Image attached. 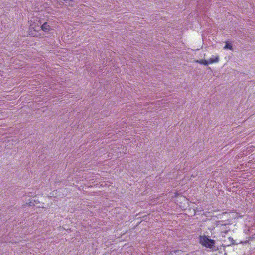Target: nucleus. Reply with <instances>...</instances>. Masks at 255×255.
<instances>
[{
	"mask_svg": "<svg viewBox=\"0 0 255 255\" xmlns=\"http://www.w3.org/2000/svg\"><path fill=\"white\" fill-rule=\"evenodd\" d=\"M200 243L203 246L212 249L214 247L215 241L213 239L208 238L206 236H201L200 237Z\"/></svg>",
	"mask_w": 255,
	"mask_h": 255,
	"instance_id": "nucleus-1",
	"label": "nucleus"
},
{
	"mask_svg": "<svg viewBox=\"0 0 255 255\" xmlns=\"http://www.w3.org/2000/svg\"><path fill=\"white\" fill-rule=\"evenodd\" d=\"M40 28L44 32H48L51 29V26L48 22H44L41 26Z\"/></svg>",
	"mask_w": 255,
	"mask_h": 255,
	"instance_id": "nucleus-2",
	"label": "nucleus"
},
{
	"mask_svg": "<svg viewBox=\"0 0 255 255\" xmlns=\"http://www.w3.org/2000/svg\"><path fill=\"white\" fill-rule=\"evenodd\" d=\"M219 61V57L218 56H215L214 58H210L207 60L208 64L213 63H217Z\"/></svg>",
	"mask_w": 255,
	"mask_h": 255,
	"instance_id": "nucleus-3",
	"label": "nucleus"
},
{
	"mask_svg": "<svg viewBox=\"0 0 255 255\" xmlns=\"http://www.w3.org/2000/svg\"><path fill=\"white\" fill-rule=\"evenodd\" d=\"M225 43H226L225 46L224 47V49H229L231 51H233V48L231 43H230L228 41H226L225 42Z\"/></svg>",
	"mask_w": 255,
	"mask_h": 255,
	"instance_id": "nucleus-4",
	"label": "nucleus"
},
{
	"mask_svg": "<svg viewBox=\"0 0 255 255\" xmlns=\"http://www.w3.org/2000/svg\"><path fill=\"white\" fill-rule=\"evenodd\" d=\"M196 62L201 64H203L204 65H208L207 60H197Z\"/></svg>",
	"mask_w": 255,
	"mask_h": 255,
	"instance_id": "nucleus-5",
	"label": "nucleus"
},
{
	"mask_svg": "<svg viewBox=\"0 0 255 255\" xmlns=\"http://www.w3.org/2000/svg\"><path fill=\"white\" fill-rule=\"evenodd\" d=\"M179 251H181L179 250H177L175 251L174 252L176 253V252H179Z\"/></svg>",
	"mask_w": 255,
	"mask_h": 255,
	"instance_id": "nucleus-6",
	"label": "nucleus"
}]
</instances>
